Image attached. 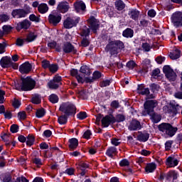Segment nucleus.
<instances>
[{
    "instance_id": "f257e3e1",
    "label": "nucleus",
    "mask_w": 182,
    "mask_h": 182,
    "mask_svg": "<svg viewBox=\"0 0 182 182\" xmlns=\"http://www.w3.org/2000/svg\"><path fill=\"white\" fill-rule=\"evenodd\" d=\"M15 87L17 90L21 89L24 92H28V90H32L33 87H35V80H32V78L27 77L26 78L22 79V85L21 87L19 85V82H15Z\"/></svg>"
},
{
    "instance_id": "f03ea898",
    "label": "nucleus",
    "mask_w": 182,
    "mask_h": 182,
    "mask_svg": "<svg viewBox=\"0 0 182 182\" xmlns=\"http://www.w3.org/2000/svg\"><path fill=\"white\" fill-rule=\"evenodd\" d=\"M124 44L120 41H114L109 42L105 48L106 52H109L111 55H116L117 49H123Z\"/></svg>"
},
{
    "instance_id": "7ed1b4c3",
    "label": "nucleus",
    "mask_w": 182,
    "mask_h": 182,
    "mask_svg": "<svg viewBox=\"0 0 182 182\" xmlns=\"http://www.w3.org/2000/svg\"><path fill=\"white\" fill-rule=\"evenodd\" d=\"M156 106H157V101L153 100L146 101L144 105V109L142 111V116L153 114V112H154V107H156Z\"/></svg>"
},
{
    "instance_id": "20e7f679",
    "label": "nucleus",
    "mask_w": 182,
    "mask_h": 182,
    "mask_svg": "<svg viewBox=\"0 0 182 182\" xmlns=\"http://www.w3.org/2000/svg\"><path fill=\"white\" fill-rule=\"evenodd\" d=\"M59 110L60 112L65 113L66 116H70V114L75 113L76 107L73 104L65 102L60 106Z\"/></svg>"
},
{
    "instance_id": "39448f33",
    "label": "nucleus",
    "mask_w": 182,
    "mask_h": 182,
    "mask_svg": "<svg viewBox=\"0 0 182 182\" xmlns=\"http://www.w3.org/2000/svg\"><path fill=\"white\" fill-rule=\"evenodd\" d=\"M163 72L169 82H176L177 80V74L171 69L170 65H165L163 68Z\"/></svg>"
},
{
    "instance_id": "423d86ee",
    "label": "nucleus",
    "mask_w": 182,
    "mask_h": 182,
    "mask_svg": "<svg viewBox=\"0 0 182 182\" xmlns=\"http://www.w3.org/2000/svg\"><path fill=\"white\" fill-rule=\"evenodd\" d=\"M137 92L139 95L146 96V99H154V94H150V90L144 87L143 84L138 85Z\"/></svg>"
},
{
    "instance_id": "0eeeda50",
    "label": "nucleus",
    "mask_w": 182,
    "mask_h": 182,
    "mask_svg": "<svg viewBox=\"0 0 182 182\" xmlns=\"http://www.w3.org/2000/svg\"><path fill=\"white\" fill-rule=\"evenodd\" d=\"M79 17L77 18H70L68 17L63 23L64 28L65 29H70L71 28H73V26H76L77 23H79Z\"/></svg>"
},
{
    "instance_id": "6e6552de",
    "label": "nucleus",
    "mask_w": 182,
    "mask_h": 182,
    "mask_svg": "<svg viewBox=\"0 0 182 182\" xmlns=\"http://www.w3.org/2000/svg\"><path fill=\"white\" fill-rule=\"evenodd\" d=\"M171 21L174 26H182V13L176 11L171 16Z\"/></svg>"
},
{
    "instance_id": "1a4fd4ad",
    "label": "nucleus",
    "mask_w": 182,
    "mask_h": 182,
    "mask_svg": "<svg viewBox=\"0 0 182 182\" xmlns=\"http://www.w3.org/2000/svg\"><path fill=\"white\" fill-rule=\"evenodd\" d=\"M48 21L50 23H52L54 26H56L60 21H62V15L59 14H50L48 16Z\"/></svg>"
},
{
    "instance_id": "9d476101",
    "label": "nucleus",
    "mask_w": 182,
    "mask_h": 182,
    "mask_svg": "<svg viewBox=\"0 0 182 182\" xmlns=\"http://www.w3.org/2000/svg\"><path fill=\"white\" fill-rule=\"evenodd\" d=\"M112 123H116V118L113 115H107L102 119V124L104 127H109Z\"/></svg>"
},
{
    "instance_id": "9b49d317",
    "label": "nucleus",
    "mask_w": 182,
    "mask_h": 182,
    "mask_svg": "<svg viewBox=\"0 0 182 182\" xmlns=\"http://www.w3.org/2000/svg\"><path fill=\"white\" fill-rule=\"evenodd\" d=\"M69 4L68 2L62 1L60 2L57 6V11L61 14H66L69 11Z\"/></svg>"
},
{
    "instance_id": "f8f14e48",
    "label": "nucleus",
    "mask_w": 182,
    "mask_h": 182,
    "mask_svg": "<svg viewBox=\"0 0 182 182\" xmlns=\"http://www.w3.org/2000/svg\"><path fill=\"white\" fill-rule=\"evenodd\" d=\"M63 50L64 53H76L77 50L70 43H65L63 46Z\"/></svg>"
},
{
    "instance_id": "ddd939ff",
    "label": "nucleus",
    "mask_w": 182,
    "mask_h": 182,
    "mask_svg": "<svg viewBox=\"0 0 182 182\" xmlns=\"http://www.w3.org/2000/svg\"><path fill=\"white\" fill-rule=\"evenodd\" d=\"M88 22L90 25V28L94 33H96V31L99 29V21L95 17L92 16L88 20Z\"/></svg>"
},
{
    "instance_id": "4468645a",
    "label": "nucleus",
    "mask_w": 182,
    "mask_h": 182,
    "mask_svg": "<svg viewBox=\"0 0 182 182\" xmlns=\"http://www.w3.org/2000/svg\"><path fill=\"white\" fill-rule=\"evenodd\" d=\"M0 65L1 68H11L12 66V60L10 57L4 56L0 60Z\"/></svg>"
},
{
    "instance_id": "2eb2a0df",
    "label": "nucleus",
    "mask_w": 182,
    "mask_h": 182,
    "mask_svg": "<svg viewBox=\"0 0 182 182\" xmlns=\"http://www.w3.org/2000/svg\"><path fill=\"white\" fill-rule=\"evenodd\" d=\"M31 70H32V65L28 62L23 63L19 67V71L21 73H29Z\"/></svg>"
},
{
    "instance_id": "dca6fc26",
    "label": "nucleus",
    "mask_w": 182,
    "mask_h": 182,
    "mask_svg": "<svg viewBox=\"0 0 182 182\" xmlns=\"http://www.w3.org/2000/svg\"><path fill=\"white\" fill-rule=\"evenodd\" d=\"M11 15L14 18H25L28 13L23 9H16L12 11Z\"/></svg>"
},
{
    "instance_id": "f3484780",
    "label": "nucleus",
    "mask_w": 182,
    "mask_h": 182,
    "mask_svg": "<svg viewBox=\"0 0 182 182\" xmlns=\"http://www.w3.org/2000/svg\"><path fill=\"white\" fill-rule=\"evenodd\" d=\"M100 77H102V73L99 71H95L92 75V77H85V82H86V83H92V82H95L96 79H100Z\"/></svg>"
},
{
    "instance_id": "a211bd4d",
    "label": "nucleus",
    "mask_w": 182,
    "mask_h": 182,
    "mask_svg": "<svg viewBox=\"0 0 182 182\" xmlns=\"http://www.w3.org/2000/svg\"><path fill=\"white\" fill-rule=\"evenodd\" d=\"M177 178L178 174L176 171H171L166 176V182H174Z\"/></svg>"
},
{
    "instance_id": "6ab92c4d",
    "label": "nucleus",
    "mask_w": 182,
    "mask_h": 182,
    "mask_svg": "<svg viewBox=\"0 0 182 182\" xmlns=\"http://www.w3.org/2000/svg\"><path fill=\"white\" fill-rule=\"evenodd\" d=\"M30 26H31V21L26 19L17 23L16 29L17 31H21V29H28Z\"/></svg>"
},
{
    "instance_id": "aec40b11",
    "label": "nucleus",
    "mask_w": 182,
    "mask_h": 182,
    "mask_svg": "<svg viewBox=\"0 0 182 182\" xmlns=\"http://www.w3.org/2000/svg\"><path fill=\"white\" fill-rule=\"evenodd\" d=\"M141 129V125L140 124V122L134 119L132 120L129 126V130L134 131V130H140Z\"/></svg>"
},
{
    "instance_id": "412c9836",
    "label": "nucleus",
    "mask_w": 182,
    "mask_h": 182,
    "mask_svg": "<svg viewBox=\"0 0 182 182\" xmlns=\"http://www.w3.org/2000/svg\"><path fill=\"white\" fill-rule=\"evenodd\" d=\"M166 166L168 167H176L178 164V160L173 156H169L166 159Z\"/></svg>"
},
{
    "instance_id": "4be33fe9",
    "label": "nucleus",
    "mask_w": 182,
    "mask_h": 182,
    "mask_svg": "<svg viewBox=\"0 0 182 182\" xmlns=\"http://www.w3.org/2000/svg\"><path fill=\"white\" fill-rule=\"evenodd\" d=\"M74 6L77 12H80L81 11H85L86 9V4L83 1H77L74 4Z\"/></svg>"
},
{
    "instance_id": "5701e85b",
    "label": "nucleus",
    "mask_w": 182,
    "mask_h": 182,
    "mask_svg": "<svg viewBox=\"0 0 182 182\" xmlns=\"http://www.w3.org/2000/svg\"><path fill=\"white\" fill-rule=\"evenodd\" d=\"M68 143V146L70 150H75L77 147V146H79V141H77V139L76 138H72L69 139Z\"/></svg>"
},
{
    "instance_id": "b1692460",
    "label": "nucleus",
    "mask_w": 182,
    "mask_h": 182,
    "mask_svg": "<svg viewBox=\"0 0 182 182\" xmlns=\"http://www.w3.org/2000/svg\"><path fill=\"white\" fill-rule=\"evenodd\" d=\"M71 76H75L78 82V83H85V78L82 76L77 75V70L73 69L70 70Z\"/></svg>"
},
{
    "instance_id": "393cba45",
    "label": "nucleus",
    "mask_w": 182,
    "mask_h": 182,
    "mask_svg": "<svg viewBox=\"0 0 182 182\" xmlns=\"http://www.w3.org/2000/svg\"><path fill=\"white\" fill-rule=\"evenodd\" d=\"M128 15H129L130 18L134 19V21H137V19H139V15H140V12L136 9H132L129 11Z\"/></svg>"
},
{
    "instance_id": "a878e982",
    "label": "nucleus",
    "mask_w": 182,
    "mask_h": 182,
    "mask_svg": "<svg viewBox=\"0 0 182 182\" xmlns=\"http://www.w3.org/2000/svg\"><path fill=\"white\" fill-rule=\"evenodd\" d=\"M169 127L170 124L168 123H162L160 125H159V129L160 130V132H162V133H164L165 134H167Z\"/></svg>"
},
{
    "instance_id": "bb28decb",
    "label": "nucleus",
    "mask_w": 182,
    "mask_h": 182,
    "mask_svg": "<svg viewBox=\"0 0 182 182\" xmlns=\"http://www.w3.org/2000/svg\"><path fill=\"white\" fill-rule=\"evenodd\" d=\"M80 33L82 36H85V38H87V36H89V34L90 33V29H89V28H87V26H83L80 28Z\"/></svg>"
},
{
    "instance_id": "cd10ccee",
    "label": "nucleus",
    "mask_w": 182,
    "mask_h": 182,
    "mask_svg": "<svg viewBox=\"0 0 182 182\" xmlns=\"http://www.w3.org/2000/svg\"><path fill=\"white\" fill-rule=\"evenodd\" d=\"M177 130H178L177 127H173V126L169 124V128L168 129L166 134L170 136V137H173V136H174V134H176L177 132Z\"/></svg>"
},
{
    "instance_id": "c85d7f7f",
    "label": "nucleus",
    "mask_w": 182,
    "mask_h": 182,
    "mask_svg": "<svg viewBox=\"0 0 182 182\" xmlns=\"http://www.w3.org/2000/svg\"><path fill=\"white\" fill-rule=\"evenodd\" d=\"M49 11V7L46 4H41L38 6V11L40 14H46Z\"/></svg>"
},
{
    "instance_id": "c756f323",
    "label": "nucleus",
    "mask_w": 182,
    "mask_h": 182,
    "mask_svg": "<svg viewBox=\"0 0 182 182\" xmlns=\"http://www.w3.org/2000/svg\"><path fill=\"white\" fill-rule=\"evenodd\" d=\"M80 72L85 76H89L90 75V68L87 65H82L80 69Z\"/></svg>"
},
{
    "instance_id": "7c9ffc66",
    "label": "nucleus",
    "mask_w": 182,
    "mask_h": 182,
    "mask_svg": "<svg viewBox=\"0 0 182 182\" xmlns=\"http://www.w3.org/2000/svg\"><path fill=\"white\" fill-rule=\"evenodd\" d=\"M115 6L118 11H123L126 6V4H124L123 1L119 0L115 2Z\"/></svg>"
},
{
    "instance_id": "2f4dec72",
    "label": "nucleus",
    "mask_w": 182,
    "mask_h": 182,
    "mask_svg": "<svg viewBox=\"0 0 182 182\" xmlns=\"http://www.w3.org/2000/svg\"><path fill=\"white\" fill-rule=\"evenodd\" d=\"M149 137H150V135L147 133L140 134L137 136V140H139V141H147V140H149Z\"/></svg>"
},
{
    "instance_id": "473e14b6",
    "label": "nucleus",
    "mask_w": 182,
    "mask_h": 182,
    "mask_svg": "<svg viewBox=\"0 0 182 182\" xmlns=\"http://www.w3.org/2000/svg\"><path fill=\"white\" fill-rule=\"evenodd\" d=\"M149 116H151V119H152V122H154V123H159V122L161 120V116L155 114L154 112H153L152 114H149Z\"/></svg>"
},
{
    "instance_id": "72a5a7b5",
    "label": "nucleus",
    "mask_w": 182,
    "mask_h": 182,
    "mask_svg": "<svg viewBox=\"0 0 182 182\" xmlns=\"http://www.w3.org/2000/svg\"><path fill=\"white\" fill-rule=\"evenodd\" d=\"M133 33H134V31L133 30H132V28H127L123 31L122 35L125 38H133Z\"/></svg>"
},
{
    "instance_id": "f704fd0d",
    "label": "nucleus",
    "mask_w": 182,
    "mask_h": 182,
    "mask_svg": "<svg viewBox=\"0 0 182 182\" xmlns=\"http://www.w3.org/2000/svg\"><path fill=\"white\" fill-rule=\"evenodd\" d=\"M48 46L50 49H55L57 50V52H60V47L58 46V44L56 43V42L53 41L50 43H48Z\"/></svg>"
},
{
    "instance_id": "c9c22d12",
    "label": "nucleus",
    "mask_w": 182,
    "mask_h": 182,
    "mask_svg": "<svg viewBox=\"0 0 182 182\" xmlns=\"http://www.w3.org/2000/svg\"><path fill=\"white\" fill-rule=\"evenodd\" d=\"M169 56L173 60L178 59V58H180V50L176 49L173 53L169 54Z\"/></svg>"
},
{
    "instance_id": "e433bc0d",
    "label": "nucleus",
    "mask_w": 182,
    "mask_h": 182,
    "mask_svg": "<svg viewBox=\"0 0 182 182\" xmlns=\"http://www.w3.org/2000/svg\"><path fill=\"white\" fill-rule=\"evenodd\" d=\"M145 170H146V173H153V171L156 170L155 164H149L146 166Z\"/></svg>"
},
{
    "instance_id": "4c0bfd02",
    "label": "nucleus",
    "mask_w": 182,
    "mask_h": 182,
    "mask_svg": "<svg viewBox=\"0 0 182 182\" xmlns=\"http://www.w3.org/2000/svg\"><path fill=\"white\" fill-rule=\"evenodd\" d=\"M38 38V36L35 34V33H30L26 39L27 42H33V41H35Z\"/></svg>"
},
{
    "instance_id": "58836bf2",
    "label": "nucleus",
    "mask_w": 182,
    "mask_h": 182,
    "mask_svg": "<svg viewBox=\"0 0 182 182\" xmlns=\"http://www.w3.org/2000/svg\"><path fill=\"white\" fill-rule=\"evenodd\" d=\"M116 151H117L116 147L112 146L107 150L106 154L109 157H113V154H114V153H116Z\"/></svg>"
},
{
    "instance_id": "ea45409f",
    "label": "nucleus",
    "mask_w": 182,
    "mask_h": 182,
    "mask_svg": "<svg viewBox=\"0 0 182 182\" xmlns=\"http://www.w3.org/2000/svg\"><path fill=\"white\" fill-rule=\"evenodd\" d=\"M48 85L50 87V89H58L59 87V86H60L58 83H57L56 82L53 81V80H50L48 83Z\"/></svg>"
},
{
    "instance_id": "a19ab883",
    "label": "nucleus",
    "mask_w": 182,
    "mask_h": 182,
    "mask_svg": "<svg viewBox=\"0 0 182 182\" xmlns=\"http://www.w3.org/2000/svg\"><path fill=\"white\" fill-rule=\"evenodd\" d=\"M41 96L38 95H36L32 97L31 102L34 105H39L41 103Z\"/></svg>"
},
{
    "instance_id": "79ce46f5",
    "label": "nucleus",
    "mask_w": 182,
    "mask_h": 182,
    "mask_svg": "<svg viewBox=\"0 0 182 182\" xmlns=\"http://www.w3.org/2000/svg\"><path fill=\"white\" fill-rule=\"evenodd\" d=\"M33 143H35V137L32 135H28L26 141L27 146H32Z\"/></svg>"
},
{
    "instance_id": "37998d69",
    "label": "nucleus",
    "mask_w": 182,
    "mask_h": 182,
    "mask_svg": "<svg viewBox=\"0 0 182 182\" xmlns=\"http://www.w3.org/2000/svg\"><path fill=\"white\" fill-rule=\"evenodd\" d=\"M48 69L50 72H51L52 73H55V72H58L59 67H58V65L56 64H50V67H48Z\"/></svg>"
},
{
    "instance_id": "c03bdc74",
    "label": "nucleus",
    "mask_w": 182,
    "mask_h": 182,
    "mask_svg": "<svg viewBox=\"0 0 182 182\" xmlns=\"http://www.w3.org/2000/svg\"><path fill=\"white\" fill-rule=\"evenodd\" d=\"M1 178L4 182H11L12 176H11V174L9 173H6L5 175L1 176Z\"/></svg>"
},
{
    "instance_id": "a18cd8bd",
    "label": "nucleus",
    "mask_w": 182,
    "mask_h": 182,
    "mask_svg": "<svg viewBox=\"0 0 182 182\" xmlns=\"http://www.w3.org/2000/svg\"><path fill=\"white\" fill-rule=\"evenodd\" d=\"M49 100L51 103H58V102L59 101V98L57 97L56 95L52 94L49 97Z\"/></svg>"
},
{
    "instance_id": "49530a36",
    "label": "nucleus",
    "mask_w": 182,
    "mask_h": 182,
    "mask_svg": "<svg viewBox=\"0 0 182 182\" xmlns=\"http://www.w3.org/2000/svg\"><path fill=\"white\" fill-rule=\"evenodd\" d=\"M58 122L60 124H65L66 122H68L66 115H61L60 117H58Z\"/></svg>"
},
{
    "instance_id": "de8ad7c7",
    "label": "nucleus",
    "mask_w": 182,
    "mask_h": 182,
    "mask_svg": "<svg viewBox=\"0 0 182 182\" xmlns=\"http://www.w3.org/2000/svg\"><path fill=\"white\" fill-rule=\"evenodd\" d=\"M124 120H126V117H124V115L119 114L116 116L115 122L120 123L122 122H124Z\"/></svg>"
},
{
    "instance_id": "09e8293b",
    "label": "nucleus",
    "mask_w": 182,
    "mask_h": 182,
    "mask_svg": "<svg viewBox=\"0 0 182 182\" xmlns=\"http://www.w3.org/2000/svg\"><path fill=\"white\" fill-rule=\"evenodd\" d=\"M178 105L176 106V107H171L169 110L168 111V113H172L173 114H177L178 113Z\"/></svg>"
},
{
    "instance_id": "8fccbe9b",
    "label": "nucleus",
    "mask_w": 182,
    "mask_h": 182,
    "mask_svg": "<svg viewBox=\"0 0 182 182\" xmlns=\"http://www.w3.org/2000/svg\"><path fill=\"white\" fill-rule=\"evenodd\" d=\"M45 109H41L36 111V117L41 118V117H43L45 116Z\"/></svg>"
},
{
    "instance_id": "3c124183",
    "label": "nucleus",
    "mask_w": 182,
    "mask_h": 182,
    "mask_svg": "<svg viewBox=\"0 0 182 182\" xmlns=\"http://www.w3.org/2000/svg\"><path fill=\"white\" fill-rule=\"evenodd\" d=\"M77 117L80 119V120H84V119H86V117H87V114L85 112H81L77 114Z\"/></svg>"
},
{
    "instance_id": "603ef678",
    "label": "nucleus",
    "mask_w": 182,
    "mask_h": 182,
    "mask_svg": "<svg viewBox=\"0 0 182 182\" xmlns=\"http://www.w3.org/2000/svg\"><path fill=\"white\" fill-rule=\"evenodd\" d=\"M0 21L1 22H8V21H9V16L6 14H1Z\"/></svg>"
},
{
    "instance_id": "864d4df0",
    "label": "nucleus",
    "mask_w": 182,
    "mask_h": 182,
    "mask_svg": "<svg viewBox=\"0 0 182 182\" xmlns=\"http://www.w3.org/2000/svg\"><path fill=\"white\" fill-rule=\"evenodd\" d=\"M171 146H173V141H171V140L167 141L165 143V149L166 151L171 150Z\"/></svg>"
},
{
    "instance_id": "5fc2aeb1",
    "label": "nucleus",
    "mask_w": 182,
    "mask_h": 182,
    "mask_svg": "<svg viewBox=\"0 0 182 182\" xmlns=\"http://www.w3.org/2000/svg\"><path fill=\"white\" fill-rule=\"evenodd\" d=\"M18 117L19 120H25L26 119V112H20L18 113Z\"/></svg>"
},
{
    "instance_id": "6e6d98bb",
    "label": "nucleus",
    "mask_w": 182,
    "mask_h": 182,
    "mask_svg": "<svg viewBox=\"0 0 182 182\" xmlns=\"http://www.w3.org/2000/svg\"><path fill=\"white\" fill-rule=\"evenodd\" d=\"M110 85V80H102L100 82V87H106L107 86H109Z\"/></svg>"
},
{
    "instance_id": "4d7b16f0",
    "label": "nucleus",
    "mask_w": 182,
    "mask_h": 182,
    "mask_svg": "<svg viewBox=\"0 0 182 182\" xmlns=\"http://www.w3.org/2000/svg\"><path fill=\"white\" fill-rule=\"evenodd\" d=\"M42 66L43 69H49L50 66V63L48 60H44L42 61Z\"/></svg>"
},
{
    "instance_id": "13d9d810",
    "label": "nucleus",
    "mask_w": 182,
    "mask_h": 182,
    "mask_svg": "<svg viewBox=\"0 0 182 182\" xmlns=\"http://www.w3.org/2000/svg\"><path fill=\"white\" fill-rule=\"evenodd\" d=\"M89 40L87 39V37L84 38L81 41V45L84 48H86V46H89Z\"/></svg>"
},
{
    "instance_id": "bf43d9fd",
    "label": "nucleus",
    "mask_w": 182,
    "mask_h": 182,
    "mask_svg": "<svg viewBox=\"0 0 182 182\" xmlns=\"http://www.w3.org/2000/svg\"><path fill=\"white\" fill-rule=\"evenodd\" d=\"M53 81L55 82V83H58V85H62V77L59 76V75H55L53 79Z\"/></svg>"
},
{
    "instance_id": "052dcab7",
    "label": "nucleus",
    "mask_w": 182,
    "mask_h": 182,
    "mask_svg": "<svg viewBox=\"0 0 182 182\" xmlns=\"http://www.w3.org/2000/svg\"><path fill=\"white\" fill-rule=\"evenodd\" d=\"M18 129H19V127H18L17 124H12L11 126L10 130L11 133H18Z\"/></svg>"
},
{
    "instance_id": "680f3d73",
    "label": "nucleus",
    "mask_w": 182,
    "mask_h": 182,
    "mask_svg": "<svg viewBox=\"0 0 182 182\" xmlns=\"http://www.w3.org/2000/svg\"><path fill=\"white\" fill-rule=\"evenodd\" d=\"M159 85L156 84H152L151 85V90L153 92V93H157V92H159Z\"/></svg>"
},
{
    "instance_id": "e2e57ef3",
    "label": "nucleus",
    "mask_w": 182,
    "mask_h": 182,
    "mask_svg": "<svg viewBox=\"0 0 182 182\" xmlns=\"http://www.w3.org/2000/svg\"><path fill=\"white\" fill-rule=\"evenodd\" d=\"M127 68L129 69H134L136 68V63L134 61H129L127 63Z\"/></svg>"
},
{
    "instance_id": "0e129e2a",
    "label": "nucleus",
    "mask_w": 182,
    "mask_h": 182,
    "mask_svg": "<svg viewBox=\"0 0 182 182\" xmlns=\"http://www.w3.org/2000/svg\"><path fill=\"white\" fill-rule=\"evenodd\" d=\"M142 48L145 52H150V45H149L147 43L142 44Z\"/></svg>"
},
{
    "instance_id": "69168bd1",
    "label": "nucleus",
    "mask_w": 182,
    "mask_h": 182,
    "mask_svg": "<svg viewBox=\"0 0 182 182\" xmlns=\"http://www.w3.org/2000/svg\"><path fill=\"white\" fill-rule=\"evenodd\" d=\"M129 164H130V163L127 159H123L119 163V166H121V167H126L127 166H129Z\"/></svg>"
},
{
    "instance_id": "338daca9",
    "label": "nucleus",
    "mask_w": 182,
    "mask_h": 182,
    "mask_svg": "<svg viewBox=\"0 0 182 182\" xmlns=\"http://www.w3.org/2000/svg\"><path fill=\"white\" fill-rule=\"evenodd\" d=\"M30 21H32V22H39V18L36 17L35 14H31L29 16Z\"/></svg>"
},
{
    "instance_id": "774afa93",
    "label": "nucleus",
    "mask_w": 182,
    "mask_h": 182,
    "mask_svg": "<svg viewBox=\"0 0 182 182\" xmlns=\"http://www.w3.org/2000/svg\"><path fill=\"white\" fill-rule=\"evenodd\" d=\"M15 182H29L25 177H18L16 178Z\"/></svg>"
}]
</instances>
